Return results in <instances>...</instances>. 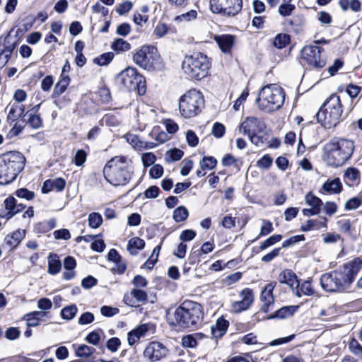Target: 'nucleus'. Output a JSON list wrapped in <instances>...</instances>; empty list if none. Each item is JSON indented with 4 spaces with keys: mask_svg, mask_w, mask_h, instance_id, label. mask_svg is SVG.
<instances>
[{
    "mask_svg": "<svg viewBox=\"0 0 362 362\" xmlns=\"http://www.w3.org/2000/svg\"><path fill=\"white\" fill-rule=\"evenodd\" d=\"M361 269L362 259L356 257L338 269L322 274L320 279L321 287L327 292H344L350 288Z\"/></svg>",
    "mask_w": 362,
    "mask_h": 362,
    "instance_id": "nucleus-1",
    "label": "nucleus"
},
{
    "mask_svg": "<svg viewBox=\"0 0 362 362\" xmlns=\"http://www.w3.org/2000/svg\"><path fill=\"white\" fill-rule=\"evenodd\" d=\"M134 170L131 160L125 156H115L103 168L105 180L113 186H123L132 179Z\"/></svg>",
    "mask_w": 362,
    "mask_h": 362,
    "instance_id": "nucleus-2",
    "label": "nucleus"
},
{
    "mask_svg": "<svg viewBox=\"0 0 362 362\" xmlns=\"http://www.w3.org/2000/svg\"><path fill=\"white\" fill-rule=\"evenodd\" d=\"M354 151L352 141L340 139H333L323 148V160L329 166L337 168L344 165Z\"/></svg>",
    "mask_w": 362,
    "mask_h": 362,
    "instance_id": "nucleus-3",
    "label": "nucleus"
},
{
    "mask_svg": "<svg viewBox=\"0 0 362 362\" xmlns=\"http://www.w3.org/2000/svg\"><path fill=\"white\" fill-rule=\"evenodd\" d=\"M173 325L184 329H195L199 327L204 319L202 306L194 301H183L174 312Z\"/></svg>",
    "mask_w": 362,
    "mask_h": 362,
    "instance_id": "nucleus-4",
    "label": "nucleus"
},
{
    "mask_svg": "<svg viewBox=\"0 0 362 362\" xmlns=\"http://www.w3.org/2000/svg\"><path fill=\"white\" fill-rule=\"evenodd\" d=\"M25 165V158L19 151H8L0 155V185H7L15 180Z\"/></svg>",
    "mask_w": 362,
    "mask_h": 362,
    "instance_id": "nucleus-5",
    "label": "nucleus"
},
{
    "mask_svg": "<svg viewBox=\"0 0 362 362\" xmlns=\"http://www.w3.org/2000/svg\"><path fill=\"white\" fill-rule=\"evenodd\" d=\"M210 67L209 59L201 52L187 55L182 63L184 74L188 78L198 81L208 76Z\"/></svg>",
    "mask_w": 362,
    "mask_h": 362,
    "instance_id": "nucleus-6",
    "label": "nucleus"
},
{
    "mask_svg": "<svg viewBox=\"0 0 362 362\" xmlns=\"http://www.w3.org/2000/svg\"><path fill=\"white\" fill-rule=\"evenodd\" d=\"M285 100V93L282 88L276 84L264 86L256 99L259 110L271 112L281 107Z\"/></svg>",
    "mask_w": 362,
    "mask_h": 362,
    "instance_id": "nucleus-7",
    "label": "nucleus"
},
{
    "mask_svg": "<svg viewBox=\"0 0 362 362\" xmlns=\"http://www.w3.org/2000/svg\"><path fill=\"white\" fill-rule=\"evenodd\" d=\"M343 110L339 96L332 94L316 115L317 120L326 129L335 127L341 119Z\"/></svg>",
    "mask_w": 362,
    "mask_h": 362,
    "instance_id": "nucleus-8",
    "label": "nucleus"
},
{
    "mask_svg": "<svg viewBox=\"0 0 362 362\" xmlns=\"http://www.w3.org/2000/svg\"><path fill=\"white\" fill-rule=\"evenodd\" d=\"M204 106L202 93L192 89L182 95L179 100V112L184 118H192L199 115Z\"/></svg>",
    "mask_w": 362,
    "mask_h": 362,
    "instance_id": "nucleus-9",
    "label": "nucleus"
},
{
    "mask_svg": "<svg viewBox=\"0 0 362 362\" xmlns=\"http://www.w3.org/2000/svg\"><path fill=\"white\" fill-rule=\"evenodd\" d=\"M117 80L129 90L135 91L142 95L146 93L144 77L134 67H127L118 76Z\"/></svg>",
    "mask_w": 362,
    "mask_h": 362,
    "instance_id": "nucleus-10",
    "label": "nucleus"
},
{
    "mask_svg": "<svg viewBox=\"0 0 362 362\" xmlns=\"http://www.w3.org/2000/svg\"><path fill=\"white\" fill-rule=\"evenodd\" d=\"M160 57L153 46H142L133 56L134 62L141 68L151 71L156 68Z\"/></svg>",
    "mask_w": 362,
    "mask_h": 362,
    "instance_id": "nucleus-11",
    "label": "nucleus"
},
{
    "mask_svg": "<svg viewBox=\"0 0 362 362\" xmlns=\"http://www.w3.org/2000/svg\"><path fill=\"white\" fill-rule=\"evenodd\" d=\"M242 7V0H210V8L214 13L234 16Z\"/></svg>",
    "mask_w": 362,
    "mask_h": 362,
    "instance_id": "nucleus-12",
    "label": "nucleus"
},
{
    "mask_svg": "<svg viewBox=\"0 0 362 362\" xmlns=\"http://www.w3.org/2000/svg\"><path fill=\"white\" fill-rule=\"evenodd\" d=\"M168 354V349L165 344L153 341L146 345L143 356L148 362H158L165 358Z\"/></svg>",
    "mask_w": 362,
    "mask_h": 362,
    "instance_id": "nucleus-13",
    "label": "nucleus"
},
{
    "mask_svg": "<svg viewBox=\"0 0 362 362\" xmlns=\"http://www.w3.org/2000/svg\"><path fill=\"white\" fill-rule=\"evenodd\" d=\"M322 49L316 45L305 46L302 49V58L310 66L317 69L322 68L325 66V59L321 57Z\"/></svg>",
    "mask_w": 362,
    "mask_h": 362,
    "instance_id": "nucleus-14",
    "label": "nucleus"
},
{
    "mask_svg": "<svg viewBox=\"0 0 362 362\" xmlns=\"http://www.w3.org/2000/svg\"><path fill=\"white\" fill-rule=\"evenodd\" d=\"M267 126L264 122L256 117H247L239 125V133L243 135L259 134L264 131Z\"/></svg>",
    "mask_w": 362,
    "mask_h": 362,
    "instance_id": "nucleus-15",
    "label": "nucleus"
},
{
    "mask_svg": "<svg viewBox=\"0 0 362 362\" xmlns=\"http://www.w3.org/2000/svg\"><path fill=\"white\" fill-rule=\"evenodd\" d=\"M305 202L310 208L303 209L302 213L305 216L319 215L322 209V201L312 192H308L305 196Z\"/></svg>",
    "mask_w": 362,
    "mask_h": 362,
    "instance_id": "nucleus-16",
    "label": "nucleus"
},
{
    "mask_svg": "<svg viewBox=\"0 0 362 362\" xmlns=\"http://www.w3.org/2000/svg\"><path fill=\"white\" fill-rule=\"evenodd\" d=\"M240 296L242 300L235 301L231 305L233 311L237 313L247 310L254 301L253 291L250 288H246L243 289L240 293Z\"/></svg>",
    "mask_w": 362,
    "mask_h": 362,
    "instance_id": "nucleus-17",
    "label": "nucleus"
},
{
    "mask_svg": "<svg viewBox=\"0 0 362 362\" xmlns=\"http://www.w3.org/2000/svg\"><path fill=\"white\" fill-rule=\"evenodd\" d=\"M276 282H271L267 284L262 291L260 300L262 302L261 310L265 313H268L270 307L274 305V297L273 291L276 286Z\"/></svg>",
    "mask_w": 362,
    "mask_h": 362,
    "instance_id": "nucleus-18",
    "label": "nucleus"
},
{
    "mask_svg": "<svg viewBox=\"0 0 362 362\" xmlns=\"http://www.w3.org/2000/svg\"><path fill=\"white\" fill-rule=\"evenodd\" d=\"M9 37H6L3 44L0 43V69L3 68L11 57L16 43L10 41Z\"/></svg>",
    "mask_w": 362,
    "mask_h": 362,
    "instance_id": "nucleus-19",
    "label": "nucleus"
},
{
    "mask_svg": "<svg viewBox=\"0 0 362 362\" xmlns=\"http://www.w3.org/2000/svg\"><path fill=\"white\" fill-rule=\"evenodd\" d=\"M6 110H8L7 121L11 123L16 121L18 118L25 116V107L23 104L11 102L6 107Z\"/></svg>",
    "mask_w": 362,
    "mask_h": 362,
    "instance_id": "nucleus-20",
    "label": "nucleus"
},
{
    "mask_svg": "<svg viewBox=\"0 0 362 362\" xmlns=\"http://www.w3.org/2000/svg\"><path fill=\"white\" fill-rule=\"evenodd\" d=\"M327 218L325 216H320L316 219H309L303 223L300 230L302 231H310L313 230H320V228H327Z\"/></svg>",
    "mask_w": 362,
    "mask_h": 362,
    "instance_id": "nucleus-21",
    "label": "nucleus"
},
{
    "mask_svg": "<svg viewBox=\"0 0 362 362\" xmlns=\"http://www.w3.org/2000/svg\"><path fill=\"white\" fill-rule=\"evenodd\" d=\"M278 280L281 284L288 285L294 291V287L298 285V278L296 274L290 269L283 270L279 275Z\"/></svg>",
    "mask_w": 362,
    "mask_h": 362,
    "instance_id": "nucleus-22",
    "label": "nucleus"
},
{
    "mask_svg": "<svg viewBox=\"0 0 362 362\" xmlns=\"http://www.w3.org/2000/svg\"><path fill=\"white\" fill-rule=\"evenodd\" d=\"M214 40L223 52L229 53L234 44L235 37L232 35H216L214 37Z\"/></svg>",
    "mask_w": 362,
    "mask_h": 362,
    "instance_id": "nucleus-23",
    "label": "nucleus"
},
{
    "mask_svg": "<svg viewBox=\"0 0 362 362\" xmlns=\"http://www.w3.org/2000/svg\"><path fill=\"white\" fill-rule=\"evenodd\" d=\"M293 293L298 297L303 296H310L315 294V290L310 281H303L301 284L298 281V285L294 287Z\"/></svg>",
    "mask_w": 362,
    "mask_h": 362,
    "instance_id": "nucleus-24",
    "label": "nucleus"
},
{
    "mask_svg": "<svg viewBox=\"0 0 362 362\" xmlns=\"http://www.w3.org/2000/svg\"><path fill=\"white\" fill-rule=\"evenodd\" d=\"M298 309V305L284 306L277 310L274 313L271 315L268 318H279L285 319L291 317Z\"/></svg>",
    "mask_w": 362,
    "mask_h": 362,
    "instance_id": "nucleus-25",
    "label": "nucleus"
},
{
    "mask_svg": "<svg viewBox=\"0 0 362 362\" xmlns=\"http://www.w3.org/2000/svg\"><path fill=\"white\" fill-rule=\"evenodd\" d=\"M145 246V241L139 238L134 237L131 238L127 245V250L132 255H136L139 251L142 250Z\"/></svg>",
    "mask_w": 362,
    "mask_h": 362,
    "instance_id": "nucleus-26",
    "label": "nucleus"
},
{
    "mask_svg": "<svg viewBox=\"0 0 362 362\" xmlns=\"http://www.w3.org/2000/svg\"><path fill=\"white\" fill-rule=\"evenodd\" d=\"M45 315V312L34 311L25 315L23 320H26V325L28 327H36L39 325L41 318Z\"/></svg>",
    "mask_w": 362,
    "mask_h": 362,
    "instance_id": "nucleus-27",
    "label": "nucleus"
},
{
    "mask_svg": "<svg viewBox=\"0 0 362 362\" xmlns=\"http://www.w3.org/2000/svg\"><path fill=\"white\" fill-rule=\"evenodd\" d=\"M23 238V233L16 230L5 237L4 242L8 247L13 249L16 247Z\"/></svg>",
    "mask_w": 362,
    "mask_h": 362,
    "instance_id": "nucleus-28",
    "label": "nucleus"
},
{
    "mask_svg": "<svg viewBox=\"0 0 362 362\" xmlns=\"http://www.w3.org/2000/svg\"><path fill=\"white\" fill-rule=\"evenodd\" d=\"M322 189L328 194H338L341 190V183L339 178L328 180L322 185Z\"/></svg>",
    "mask_w": 362,
    "mask_h": 362,
    "instance_id": "nucleus-29",
    "label": "nucleus"
},
{
    "mask_svg": "<svg viewBox=\"0 0 362 362\" xmlns=\"http://www.w3.org/2000/svg\"><path fill=\"white\" fill-rule=\"evenodd\" d=\"M62 269V263L59 257L55 254H50L48 257V273L56 275Z\"/></svg>",
    "mask_w": 362,
    "mask_h": 362,
    "instance_id": "nucleus-30",
    "label": "nucleus"
},
{
    "mask_svg": "<svg viewBox=\"0 0 362 362\" xmlns=\"http://www.w3.org/2000/svg\"><path fill=\"white\" fill-rule=\"evenodd\" d=\"M70 81L71 79L69 76H64L63 77H60L59 81L54 86L52 93V97L54 98H57L59 96H60L62 93H64L66 90L68 86L69 85Z\"/></svg>",
    "mask_w": 362,
    "mask_h": 362,
    "instance_id": "nucleus-31",
    "label": "nucleus"
},
{
    "mask_svg": "<svg viewBox=\"0 0 362 362\" xmlns=\"http://www.w3.org/2000/svg\"><path fill=\"white\" fill-rule=\"evenodd\" d=\"M344 180L349 185H353L358 182L360 180V173L358 170L355 168H349L344 172Z\"/></svg>",
    "mask_w": 362,
    "mask_h": 362,
    "instance_id": "nucleus-32",
    "label": "nucleus"
},
{
    "mask_svg": "<svg viewBox=\"0 0 362 362\" xmlns=\"http://www.w3.org/2000/svg\"><path fill=\"white\" fill-rule=\"evenodd\" d=\"M111 48L117 53H121L129 51L131 45L122 38H117L112 42Z\"/></svg>",
    "mask_w": 362,
    "mask_h": 362,
    "instance_id": "nucleus-33",
    "label": "nucleus"
},
{
    "mask_svg": "<svg viewBox=\"0 0 362 362\" xmlns=\"http://www.w3.org/2000/svg\"><path fill=\"white\" fill-rule=\"evenodd\" d=\"M339 5L344 11L349 8L357 12L361 9V3L358 0H339Z\"/></svg>",
    "mask_w": 362,
    "mask_h": 362,
    "instance_id": "nucleus-34",
    "label": "nucleus"
},
{
    "mask_svg": "<svg viewBox=\"0 0 362 362\" xmlns=\"http://www.w3.org/2000/svg\"><path fill=\"white\" fill-rule=\"evenodd\" d=\"M127 141L136 150L141 151L144 141L141 140L137 135L134 134H127L124 136Z\"/></svg>",
    "mask_w": 362,
    "mask_h": 362,
    "instance_id": "nucleus-35",
    "label": "nucleus"
},
{
    "mask_svg": "<svg viewBox=\"0 0 362 362\" xmlns=\"http://www.w3.org/2000/svg\"><path fill=\"white\" fill-rule=\"evenodd\" d=\"M78 311V308L76 305H70L64 308L61 311L62 317L66 320L73 319Z\"/></svg>",
    "mask_w": 362,
    "mask_h": 362,
    "instance_id": "nucleus-36",
    "label": "nucleus"
},
{
    "mask_svg": "<svg viewBox=\"0 0 362 362\" xmlns=\"http://www.w3.org/2000/svg\"><path fill=\"white\" fill-rule=\"evenodd\" d=\"M150 135L158 144H163L169 139L168 134L165 132L160 131L158 127L153 128Z\"/></svg>",
    "mask_w": 362,
    "mask_h": 362,
    "instance_id": "nucleus-37",
    "label": "nucleus"
},
{
    "mask_svg": "<svg viewBox=\"0 0 362 362\" xmlns=\"http://www.w3.org/2000/svg\"><path fill=\"white\" fill-rule=\"evenodd\" d=\"M189 216L187 209L183 206H179L173 211V219L176 222H181L185 221Z\"/></svg>",
    "mask_w": 362,
    "mask_h": 362,
    "instance_id": "nucleus-38",
    "label": "nucleus"
},
{
    "mask_svg": "<svg viewBox=\"0 0 362 362\" xmlns=\"http://www.w3.org/2000/svg\"><path fill=\"white\" fill-rule=\"evenodd\" d=\"M88 221L90 228H98L103 223V218L99 213L93 212L89 214Z\"/></svg>",
    "mask_w": 362,
    "mask_h": 362,
    "instance_id": "nucleus-39",
    "label": "nucleus"
},
{
    "mask_svg": "<svg viewBox=\"0 0 362 362\" xmlns=\"http://www.w3.org/2000/svg\"><path fill=\"white\" fill-rule=\"evenodd\" d=\"M114 58V54L112 52H106L102 54L98 57L93 59V62L99 66L107 65Z\"/></svg>",
    "mask_w": 362,
    "mask_h": 362,
    "instance_id": "nucleus-40",
    "label": "nucleus"
},
{
    "mask_svg": "<svg viewBox=\"0 0 362 362\" xmlns=\"http://www.w3.org/2000/svg\"><path fill=\"white\" fill-rule=\"evenodd\" d=\"M184 155L182 151L178 148H173L167 151L165 154V160L167 162L177 161L180 160Z\"/></svg>",
    "mask_w": 362,
    "mask_h": 362,
    "instance_id": "nucleus-41",
    "label": "nucleus"
},
{
    "mask_svg": "<svg viewBox=\"0 0 362 362\" xmlns=\"http://www.w3.org/2000/svg\"><path fill=\"white\" fill-rule=\"evenodd\" d=\"M199 164L202 170H212L216 167L217 160L212 156H204Z\"/></svg>",
    "mask_w": 362,
    "mask_h": 362,
    "instance_id": "nucleus-42",
    "label": "nucleus"
},
{
    "mask_svg": "<svg viewBox=\"0 0 362 362\" xmlns=\"http://www.w3.org/2000/svg\"><path fill=\"white\" fill-rule=\"evenodd\" d=\"M290 41V36L288 34H279L274 39V45L279 48L284 47Z\"/></svg>",
    "mask_w": 362,
    "mask_h": 362,
    "instance_id": "nucleus-43",
    "label": "nucleus"
},
{
    "mask_svg": "<svg viewBox=\"0 0 362 362\" xmlns=\"http://www.w3.org/2000/svg\"><path fill=\"white\" fill-rule=\"evenodd\" d=\"M281 235L279 234H275L270 236L266 240L262 242L259 246L261 250H264L267 247L274 245L276 243L279 242L281 240Z\"/></svg>",
    "mask_w": 362,
    "mask_h": 362,
    "instance_id": "nucleus-44",
    "label": "nucleus"
},
{
    "mask_svg": "<svg viewBox=\"0 0 362 362\" xmlns=\"http://www.w3.org/2000/svg\"><path fill=\"white\" fill-rule=\"evenodd\" d=\"M95 349L85 344L80 345L76 349V354L78 357H88L93 354Z\"/></svg>",
    "mask_w": 362,
    "mask_h": 362,
    "instance_id": "nucleus-45",
    "label": "nucleus"
},
{
    "mask_svg": "<svg viewBox=\"0 0 362 362\" xmlns=\"http://www.w3.org/2000/svg\"><path fill=\"white\" fill-rule=\"evenodd\" d=\"M349 349L352 354L362 358V346L357 340L352 339L349 344Z\"/></svg>",
    "mask_w": 362,
    "mask_h": 362,
    "instance_id": "nucleus-46",
    "label": "nucleus"
},
{
    "mask_svg": "<svg viewBox=\"0 0 362 362\" xmlns=\"http://www.w3.org/2000/svg\"><path fill=\"white\" fill-rule=\"evenodd\" d=\"M86 158L87 153L86 151L80 149L76 151L73 158V163L77 166H81L86 162Z\"/></svg>",
    "mask_w": 362,
    "mask_h": 362,
    "instance_id": "nucleus-47",
    "label": "nucleus"
},
{
    "mask_svg": "<svg viewBox=\"0 0 362 362\" xmlns=\"http://www.w3.org/2000/svg\"><path fill=\"white\" fill-rule=\"evenodd\" d=\"M131 296L135 298L136 303H145L147 300L146 293L141 289H133L131 291Z\"/></svg>",
    "mask_w": 362,
    "mask_h": 362,
    "instance_id": "nucleus-48",
    "label": "nucleus"
},
{
    "mask_svg": "<svg viewBox=\"0 0 362 362\" xmlns=\"http://www.w3.org/2000/svg\"><path fill=\"white\" fill-rule=\"evenodd\" d=\"M42 124V119L38 115L30 114L28 119V124L33 129H39Z\"/></svg>",
    "mask_w": 362,
    "mask_h": 362,
    "instance_id": "nucleus-49",
    "label": "nucleus"
},
{
    "mask_svg": "<svg viewBox=\"0 0 362 362\" xmlns=\"http://www.w3.org/2000/svg\"><path fill=\"white\" fill-rule=\"evenodd\" d=\"M322 208L327 216H332L337 211L338 206L335 202H327L323 204Z\"/></svg>",
    "mask_w": 362,
    "mask_h": 362,
    "instance_id": "nucleus-50",
    "label": "nucleus"
},
{
    "mask_svg": "<svg viewBox=\"0 0 362 362\" xmlns=\"http://www.w3.org/2000/svg\"><path fill=\"white\" fill-rule=\"evenodd\" d=\"M121 345L120 339L117 337H112L109 339L106 343V346L111 352H116Z\"/></svg>",
    "mask_w": 362,
    "mask_h": 362,
    "instance_id": "nucleus-51",
    "label": "nucleus"
},
{
    "mask_svg": "<svg viewBox=\"0 0 362 362\" xmlns=\"http://www.w3.org/2000/svg\"><path fill=\"white\" fill-rule=\"evenodd\" d=\"M273 162L272 158L269 155H264L260 159H259L257 162V165L258 168L262 169H269L272 165Z\"/></svg>",
    "mask_w": 362,
    "mask_h": 362,
    "instance_id": "nucleus-52",
    "label": "nucleus"
},
{
    "mask_svg": "<svg viewBox=\"0 0 362 362\" xmlns=\"http://www.w3.org/2000/svg\"><path fill=\"white\" fill-rule=\"evenodd\" d=\"M182 344L185 347L194 348L197 346V339L194 334L184 336L182 339Z\"/></svg>",
    "mask_w": 362,
    "mask_h": 362,
    "instance_id": "nucleus-53",
    "label": "nucleus"
},
{
    "mask_svg": "<svg viewBox=\"0 0 362 362\" xmlns=\"http://www.w3.org/2000/svg\"><path fill=\"white\" fill-rule=\"evenodd\" d=\"M296 6L291 4H283L279 7V13L285 17L290 16L293 11H294Z\"/></svg>",
    "mask_w": 362,
    "mask_h": 362,
    "instance_id": "nucleus-54",
    "label": "nucleus"
},
{
    "mask_svg": "<svg viewBox=\"0 0 362 362\" xmlns=\"http://www.w3.org/2000/svg\"><path fill=\"white\" fill-rule=\"evenodd\" d=\"M202 254L200 251H199L198 249H195V247H193L189 253V255L188 257V264L189 265H195L199 262V258L201 257Z\"/></svg>",
    "mask_w": 362,
    "mask_h": 362,
    "instance_id": "nucleus-55",
    "label": "nucleus"
},
{
    "mask_svg": "<svg viewBox=\"0 0 362 362\" xmlns=\"http://www.w3.org/2000/svg\"><path fill=\"white\" fill-rule=\"evenodd\" d=\"M141 160H142L144 166L148 167L155 163V161L156 160V157L153 153H151V152L144 153L142 154Z\"/></svg>",
    "mask_w": 362,
    "mask_h": 362,
    "instance_id": "nucleus-56",
    "label": "nucleus"
},
{
    "mask_svg": "<svg viewBox=\"0 0 362 362\" xmlns=\"http://www.w3.org/2000/svg\"><path fill=\"white\" fill-rule=\"evenodd\" d=\"M362 201L361 199L358 197H354L350 199H349L344 205V208L346 210L351 211L354 210L359 207V206L361 204Z\"/></svg>",
    "mask_w": 362,
    "mask_h": 362,
    "instance_id": "nucleus-57",
    "label": "nucleus"
},
{
    "mask_svg": "<svg viewBox=\"0 0 362 362\" xmlns=\"http://www.w3.org/2000/svg\"><path fill=\"white\" fill-rule=\"evenodd\" d=\"M186 140L188 145L191 147H195L199 144V138L192 130H188L187 132Z\"/></svg>",
    "mask_w": 362,
    "mask_h": 362,
    "instance_id": "nucleus-58",
    "label": "nucleus"
},
{
    "mask_svg": "<svg viewBox=\"0 0 362 362\" xmlns=\"http://www.w3.org/2000/svg\"><path fill=\"white\" fill-rule=\"evenodd\" d=\"M197 13L195 10H191L176 17L177 21H190L197 18Z\"/></svg>",
    "mask_w": 362,
    "mask_h": 362,
    "instance_id": "nucleus-59",
    "label": "nucleus"
},
{
    "mask_svg": "<svg viewBox=\"0 0 362 362\" xmlns=\"http://www.w3.org/2000/svg\"><path fill=\"white\" fill-rule=\"evenodd\" d=\"M37 307L41 310L40 312H45L49 310L52 307V301L47 298H42L37 302Z\"/></svg>",
    "mask_w": 362,
    "mask_h": 362,
    "instance_id": "nucleus-60",
    "label": "nucleus"
},
{
    "mask_svg": "<svg viewBox=\"0 0 362 362\" xmlns=\"http://www.w3.org/2000/svg\"><path fill=\"white\" fill-rule=\"evenodd\" d=\"M163 168L159 164H156L150 168L149 175L152 178H160L163 175Z\"/></svg>",
    "mask_w": 362,
    "mask_h": 362,
    "instance_id": "nucleus-61",
    "label": "nucleus"
},
{
    "mask_svg": "<svg viewBox=\"0 0 362 362\" xmlns=\"http://www.w3.org/2000/svg\"><path fill=\"white\" fill-rule=\"evenodd\" d=\"M226 132V128L223 124L219 122H216L212 129V134L216 138H221Z\"/></svg>",
    "mask_w": 362,
    "mask_h": 362,
    "instance_id": "nucleus-62",
    "label": "nucleus"
},
{
    "mask_svg": "<svg viewBox=\"0 0 362 362\" xmlns=\"http://www.w3.org/2000/svg\"><path fill=\"white\" fill-rule=\"evenodd\" d=\"M100 340V335L98 331H93L90 332L86 337V341L89 344L96 346L99 344Z\"/></svg>",
    "mask_w": 362,
    "mask_h": 362,
    "instance_id": "nucleus-63",
    "label": "nucleus"
},
{
    "mask_svg": "<svg viewBox=\"0 0 362 362\" xmlns=\"http://www.w3.org/2000/svg\"><path fill=\"white\" fill-rule=\"evenodd\" d=\"M16 194L19 198L25 199L26 200H31L35 197V193L33 192L29 191L25 188L18 189Z\"/></svg>",
    "mask_w": 362,
    "mask_h": 362,
    "instance_id": "nucleus-64",
    "label": "nucleus"
}]
</instances>
